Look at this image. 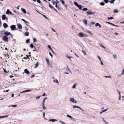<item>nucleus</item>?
Instances as JSON below:
<instances>
[{"label":"nucleus","instance_id":"f257e3e1","mask_svg":"<svg viewBox=\"0 0 124 124\" xmlns=\"http://www.w3.org/2000/svg\"><path fill=\"white\" fill-rule=\"evenodd\" d=\"M2 20H6V21L8 20V18L6 17L5 15H3L2 16Z\"/></svg>","mask_w":124,"mask_h":124},{"label":"nucleus","instance_id":"f03ea898","mask_svg":"<svg viewBox=\"0 0 124 124\" xmlns=\"http://www.w3.org/2000/svg\"><path fill=\"white\" fill-rule=\"evenodd\" d=\"M2 39L3 40L8 42V37L6 36H4L3 37Z\"/></svg>","mask_w":124,"mask_h":124},{"label":"nucleus","instance_id":"7ed1b4c3","mask_svg":"<svg viewBox=\"0 0 124 124\" xmlns=\"http://www.w3.org/2000/svg\"><path fill=\"white\" fill-rule=\"evenodd\" d=\"M73 108H79L80 109L82 110L83 112L84 111V110L83 109L81 108L80 107L78 106H77L76 105L73 106Z\"/></svg>","mask_w":124,"mask_h":124},{"label":"nucleus","instance_id":"20e7f679","mask_svg":"<svg viewBox=\"0 0 124 124\" xmlns=\"http://www.w3.org/2000/svg\"><path fill=\"white\" fill-rule=\"evenodd\" d=\"M16 28V26L15 25H12L10 26V28L11 30H15Z\"/></svg>","mask_w":124,"mask_h":124},{"label":"nucleus","instance_id":"39448f33","mask_svg":"<svg viewBox=\"0 0 124 124\" xmlns=\"http://www.w3.org/2000/svg\"><path fill=\"white\" fill-rule=\"evenodd\" d=\"M78 36L80 37H83L85 36L84 33L83 32H80L78 34Z\"/></svg>","mask_w":124,"mask_h":124},{"label":"nucleus","instance_id":"423d86ee","mask_svg":"<svg viewBox=\"0 0 124 124\" xmlns=\"http://www.w3.org/2000/svg\"><path fill=\"white\" fill-rule=\"evenodd\" d=\"M3 25L5 29L7 28L8 27V25L5 23H4L3 24Z\"/></svg>","mask_w":124,"mask_h":124},{"label":"nucleus","instance_id":"0eeeda50","mask_svg":"<svg viewBox=\"0 0 124 124\" xmlns=\"http://www.w3.org/2000/svg\"><path fill=\"white\" fill-rule=\"evenodd\" d=\"M4 34L5 35V36H8L10 34V33L9 32H8L7 31H6L4 33Z\"/></svg>","mask_w":124,"mask_h":124},{"label":"nucleus","instance_id":"6e6552de","mask_svg":"<svg viewBox=\"0 0 124 124\" xmlns=\"http://www.w3.org/2000/svg\"><path fill=\"white\" fill-rule=\"evenodd\" d=\"M83 22L87 26V20L85 19H84L83 20Z\"/></svg>","mask_w":124,"mask_h":124},{"label":"nucleus","instance_id":"1a4fd4ad","mask_svg":"<svg viewBox=\"0 0 124 124\" xmlns=\"http://www.w3.org/2000/svg\"><path fill=\"white\" fill-rule=\"evenodd\" d=\"M24 72L27 75L29 73V71L27 69L24 70Z\"/></svg>","mask_w":124,"mask_h":124},{"label":"nucleus","instance_id":"9d476101","mask_svg":"<svg viewBox=\"0 0 124 124\" xmlns=\"http://www.w3.org/2000/svg\"><path fill=\"white\" fill-rule=\"evenodd\" d=\"M17 28L19 29H21L22 28V26L21 25L19 24H17Z\"/></svg>","mask_w":124,"mask_h":124},{"label":"nucleus","instance_id":"9b49d317","mask_svg":"<svg viewBox=\"0 0 124 124\" xmlns=\"http://www.w3.org/2000/svg\"><path fill=\"white\" fill-rule=\"evenodd\" d=\"M70 101L74 103L75 100L74 98H70Z\"/></svg>","mask_w":124,"mask_h":124},{"label":"nucleus","instance_id":"f8f14e48","mask_svg":"<svg viewBox=\"0 0 124 124\" xmlns=\"http://www.w3.org/2000/svg\"><path fill=\"white\" fill-rule=\"evenodd\" d=\"M94 13V12H92L89 11L87 12V14L88 15H92Z\"/></svg>","mask_w":124,"mask_h":124},{"label":"nucleus","instance_id":"ddd939ff","mask_svg":"<svg viewBox=\"0 0 124 124\" xmlns=\"http://www.w3.org/2000/svg\"><path fill=\"white\" fill-rule=\"evenodd\" d=\"M6 13L7 14H12V12L11 11H10L9 9H8L6 12Z\"/></svg>","mask_w":124,"mask_h":124},{"label":"nucleus","instance_id":"4468645a","mask_svg":"<svg viewBox=\"0 0 124 124\" xmlns=\"http://www.w3.org/2000/svg\"><path fill=\"white\" fill-rule=\"evenodd\" d=\"M26 57H24L23 58L24 59H28L29 57L30 56H31V55H29L28 56H27V55H26Z\"/></svg>","mask_w":124,"mask_h":124},{"label":"nucleus","instance_id":"2eb2a0df","mask_svg":"<svg viewBox=\"0 0 124 124\" xmlns=\"http://www.w3.org/2000/svg\"><path fill=\"white\" fill-rule=\"evenodd\" d=\"M49 121H51L52 122H54L55 121H57V120H56L55 119H49Z\"/></svg>","mask_w":124,"mask_h":124},{"label":"nucleus","instance_id":"dca6fc26","mask_svg":"<svg viewBox=\"0 0 124 124\" xmlns=\"http://www.w3.org/2000/svg\"><path fill=\"white\" fill-rule=\"evenodd\" d=\"M21 10H22L23 12L24 13H26V11L25 10V9L22 8Z\"/></svg>","mask_w":124,"mask_h":124},{"label":"nucleus","instance_id":"f3484780","mask_svg":"<svg viewBox=\"0 0 124 124\" xmlns=\"http://www.w3.org/2000/svg\"><path fill=\"white\" fill-rule=\"evenodd\" d=\"M110 0L109 2L111 4H113L114 3V2L116 0Z\"/></svg>","mask_w":124,"mask_h":124},{"label":"nucleus","instance_id":"a211bd4d","mask_svg":"<svg viewBox=\"0 0 124 124\" xmlns=\"http://www.w3.org/2000/svg\"><path fill=\"white\" fill-rule=\"evenodd\" d=\"M77 7L79 9H82V6L81 5H79Z\"/></svg>","mask_w":124,"mask_h":124},{"label":"nucleus","instance_id":"6ab92c4d","mask_svg":"<svg viewBox=\"0 0 124 124\" xmlns=\"http://www.w3.org/2000/svg\"><path fill=\"white\" fill-rule=\"evenodd\" d=\"M104 77H106V78H111V76H104Z\"/></svg>","mask_w":124,"mask_h":124},{"label":"nucleus","instance_id":"aec40b11","mask_svg":"<svg viewBox=\"0 0 124 124\" xmlns=\"http://www.w3.org/2000/svg\"><path fill=\"white\" fill-rule=\"evenodd\" d=\"M29 34V33L28 32H26L25 33V35L26 36H28Z\"/></svg>","mask_w":124,"mask_h":124},{"label":"nucleus","instance_id":"412c9836","mask_svg":"<svg viewBox=\"0 0 124 124\" xmlns=\"http://www.w3.org/2000/svg\"><path fill=\"white\" fill-rule=\"evenodd\" d=\"M38 66V62H37L36 63V64L35 65V66L34 67L35 68H37Z\"/></svg>","mask_w":124,"mask_h":124},{"label":"nucleus","instance_id":"4be33fe9","mask_svg":"<svg viewBox=\"0 0 124 124\" xmlns=\"http://www.w3.org/2000/svg\"><path fill=\"white\" fill-rule=\"evenodd\" d=\"M49 7L51 8L52 9H53V8H54L53 7V6L51 5L49 3Z\"/></svg>","mask_w":124,"mask_h":124},{"label":"nucleus","instance_id":"5701e85b","mask_svg":"<svg viewBox=\"0 0 124 124\" xmlns=\"http://www.w3.org/2000/svg\"><path fill=\"white\" fill-rule=\"evenodd\" d=\"M53 82L54 83H56L57 84H58L59 83L57 79H56V80H53Z\"/></svg>","mask_w":124,"mask_h":124},{"label":"nucleus","instance_id":"b1692460","mask_svg":"<svg viewBox=\"0 0 124 124\" xmlns=\"http://www.w3.org/2000/svg\"><path fill=\"white\" fill-rule=\"evenodd\" d=\"M124 68L123 69V70L122 71V73L120 74V76L122 75H124Z\"/></svg>","mask_w":124,"mask_h":124},{"label":"nucleus","instance_id":"393cba45","mask_svg":"<svg viewBox=\"0 0 124 124\" xmlns=\"http://www.w3.org/2000/svg\"><path fill=\"white\" fill-rule=\"evenodd\" d=\"M43 117L44 118V119H45L46 120H47V119L46 118H45V113L44 112H43Z\"/></svg>","mask_w":124,"mask_h":124},{"label":"nucleus","instance_id":"a878e982","mask_svg":"<svg viewBox=\"0 0 124 124\" xmlns=\"http://www.w3.org/2000/svg\"><path fill=\"white\" fill-rule=\"evenodd\" d=\"M22 20L23 22H25L27 23H29L28 22L26 21L25 20L23 19H22Z\"/></svg>","mask_w":124,"mask_h":124},{"label":"nucleus","instance_id":"bb28decb","mask_svg":"<svg viewBox=\"0 0 124 124\" xmlns=\"http://www.w3.org/2000/svg\"><path fill=\"white\" fill-rule=\"evenodd\" d=\"M74 4L77 7L79 5L76 2H74Z\"/></svg>","mask_w":124,"mask_h":124},{"label":"nucleus","instance_id":"cd10ccee","mask_svg":"<svg viewBox=\"0 0 124 124\" xmlns=\"http://www.w3.org/2000/svg\"><path fill=\"white\" fill-rule=\"evenodd\" d=\"M116 90L117 91V93L119 94V95H121V92L119 90H118V89H117Z\"/></svg>","mask_w":124,"mask_h":124},{"label":"nucleus","instance_id":"c85d7f7f","mask_svg":"<svg viewBox=\"0 0 124 124\" xmlns=\"http://www.w3.org/2000/svg\"><path fill=\"white\" fill-rule=\"evenodd\" d=\"M17 106V105H12L11 106H8V107H16Z\"/></svg>","mask_w":124,"mask_h":124},{"label":"nucleus","instance_id":"c756f323","mask_svg":"<svg viewBox=\"0 0 124 124\" xmlns=\"http://www.w3.org/2000/svg\"><path fill=\"white\" fill-rule=\"evenodd\" d=\"M66 70L67 71L70 72V70L68 68V67L67 66Z\"/></svg>","mask_w":124,"mask_h":124},{"label":"nucleus","instance_id":"7c9ffc66","mask_svg":"<svg viewBox=\"0 0 124 124\" xmlns=\"http://www.w3.org/2000/svg\"><path fill=\"white\" fill-rule=\"evenodd\" d=\"M60 1H61L62 3L64 5V2L63 0H59Z\"/></svg>","mask_w":124,"mask_h":124},{"label":"nucleus","instance_id":"2f4dec72","mask_svg":"<svg viewBox=\"0 0 124 124\" xmlns=\"http://www.w3.org/2000/svg\"><path fill=\"white\" fill-rule=\"evenodd\" d=\"M100 5L101 6H104L105 5V3L104 2H101L100 3Z\"/></svg>","mask_w":124,"mask_h":124},{"label":"nucleus","instance_id":"473e14b6","mask_svg":"<svg viewBox=\"0 0 124 124\" xmlns=\"http://www.w3.org/2000/svg\"><path fill=\"white\" fill-rule=\"evenodd\" d=\"M46 62H47V64H48L49 63V60L47 59V58H46Z\"/></svg>","mask_w":124,"mask_h":124},{"label":"nucleus","instance_id":"72a5a7b5","mask_svg":"<svg viewBox=\"0 0 124 124\" xmlns=\"http://www.w3.org/2000/svg\"><path fill=\"white\" fill-rule=\"evenodd\" d=\"M114 19V18L113 17H108V20H112Z\"/></svg>","mask_w":124,"mask_h":124},{"label":"nucleus","instance_id":"f704fd0d","mask_svg":"<svg viewBox=\"0 0 124 124\" xmlns=\"http://www.w3.org/2000/svg\"><path fill=\"white\" fill-rule=\"evenodd\" d=\"M30 47L31 48H33L34 47V46L32 44H30Z\"/></svg>","mask_w":124,"mask_h":124},{"label":"nucleus","instance_id":"c9c22d12","mask_svg":"<svg viewBox=\"0 0 124 124\" xmlns=\"http://www.w3.org/2000/svg\"><path fill=\"white\" fill-rule=\"evenodd\" d=\"M82 10L83 11H86L88 9L87 8H83Z\"/></svg>","mask_w":124,"mask_h":124},{"label":"nucleus","instance_id":"e433bc0d","mask_svg":"<svg viewBox=\"0 0 124 124\" xmlns=\"http://www.w3.org/2000/svg\"><path fill=\"white\" fill-rule=\"evenodd\" d=\"M67 116L70 118L71 119H72V117L71 116H70L69 115H67Z\"/></svg>","mask_w":124,"mask_h":124},{"label":"nucleus","instance_id":"4c0bfd02","mask_svg":"<svg viewBox=\"0 0 124 124\" xmlns=\"http://www.w3.org/2000/svg\"><path fill=\"white\" fill-rule=\"evenodd\" d=\"M114 10L115 13H117L118 12V11L117 9H114Z\"/></svg>","mask_w":124,"mask_h":124},{"label":"nucleus","instance_id":"58836bf2","mask_svg":"<svg viewBox=\"0 0 124 124\" xmlns=\"http://www.w3.org/2000/svg\"><path fill=\"white\" fill-rule=\"evenodd\" d=\"M102 118L103 119V121L105 123V124H108V122L106 121L103 118Z\"/></svg>","mask_w":124,"mask_h":124},{"label":"nucleus","instance_id":"ea45409f","mask_svg":"<svg viewBox=\"0 0 124 124\" xmlns=\"http://www.w3.org/2000/svg\"><path fill=\"white\" fill-rule=\"evenodd\" d=\"M47 47L50 50H52V48L50 46V45H48L47 46Z\"/></svg>","mask_w":124,"mask_h":124},{"label":"nucleus","instance_id":"a19ab883","mask_svg":"<svg viewBox=\"0 0 124 124\" xmlns=\"http://www.w3.org/2000/svg\"><path fill=\"white\" fill-rule=\"evenodd\" d=\"M99 25H100V24L98 23H96L95 24V26H99Z\"/></svg>","mask_w":124,"mask_h":124},{"label":"nucleus","instance_id":"79ce46f5","mask_svg":"<svg viewBox=\"0 0 124 124\" xmlns=\"http://www.w3.org/2000/svg\"><path fill=\"white\" fill-rule=\"evenodd\" d=\"M30 39H28L26 41V43H29L30 42Z\"/></svg>","mask_w":124,"mask_h":124},{"label":"nucleus","instance_id":"37998d69","mask_svg":"<svg viewBox=\"0 0 124 124\" xmlns=\"http://www.w3.org/2000/svg\"><path fill=\"white\" fill-rule=\"evenodd\" d=\"M82 52L84 53V55H85L86 54V53L85 51L84 50H82Z\"/></svg>","mask_w":124,"mask_h":124},{"label":"nucleus","instance_id":"c03bdc74","mask_svg":"<svg viewBox=\"0 0 124 124\" xmlns=\"http://www.w3.org/2000/svg\"><path fill=\"white\" fill-rule=\"evenodd\" d=\"M24 28L25 29V30L26 31H27L28 30V28L26 27H24Z\"/></svg>","mask_w":124,"mask_h":124},{"label":"nucleus","instance_id":"a18cd8bd","mask_svg":"<svg viewBox=\"0 0 124 124\" xmlns=\"http://www.w3.org/2000/svg\"><path fill=\"white\" fill-rule=\"evenodd\" d=\"M42 15L46 19H48V18H47L45 16L43 15V14H42Z\"/></svg>","mask_w":124,"mask_h":124},{"label":"nucleus","instance_id":"49530a36","mask_svg":"<svg viewBox=\"0 0 124 124\" xmlns=\"http://www.w3.org/2000/svg\"><path fill=\"white\" fill-rule=\"evenodd\" d=\"M87 32L88 33L90 34L91 35H93V34L90 31H87Z\"/></svg>","mask_w":124,"mask_h":124},{"label":"nucleus","instance_id":"de8ad7c7","mask_svg":"<svg viewBox=\"0 0 124 124\" xmlns=\"http://www.w3.org/2000/svg\"><path fill=\"white\" fill-rule=\"evenodd\" d=\"M47 99V97H45L43 100V102H45V101Z\"/></svg>","mask_w":124,"mask_h":124},{"label":"nucleus","instance_id":"09e8293b","mask_svg":"<svg viewBox=\"0 0 124 124\" xmlns=\"http://www.w3.org/2000/svg\"><path fill=\"white\" fill-rule=\"evenodd\" d=\"M32 91V90H26L25 91V92H29L30 91Z\"/></svg>","mask_w":124,"mask_h":124},{"label":"nucleus","instance_id":"8fccbe9b","mask_svg":"<svg viewBox=\"0 0 124 124\" xmlns=\"http://www.w3.org/2000/svg\"><path fill=\"white\" fill-rule=\"evenodd\" d=\"M104 1L106 3H107L109 2V0H104Z\"/></svg>","mask_w":124,"mask_h":124},{"label":"nucleus","instance_id":"3c124183","mask_svg":"<svg viewBox=\"0 0 124 124\" xmlns=\"http://www.w3.org/2000/svg\"><path fill=\"white\" fill-rule=\"evenodd\" d=\"M59 122H60V123H61L62 124H65V123L64 122H63L62 121H59Z\"/></svg>","mask_w":124,"mask_h":124},{"label":"nucleus","instance_id":"603ef678","mask_svg":"<svg viewBox=\"0 0 124 124\" xmlns=\"http://www.w3.org/2000/svg\"><path fill=\"white\" fill-rule=\"evenodd\" d=\"M33 42H36L37 41V40L35 38H33Z\"/></svg>","mask_w":124,"mask_h":124},{"label":"nucleus","instance_id":"864d4df0","mask_svg":"<svg viewBox=\"0 0 124 124\" xmlns=\"http://www.w3.org/2000/svg\"><path fill=\"white\" fill-rule=\"evenodd\" d=\"M49 55H50L51 57V58H52L53 57V55H52V54L50 52H49Z\"/></svg>","mask_w":124,"mask_h":124},{"label":"nucleus","instance_id":"5fc2aeb1","mask_svg":"<svg viewBox=\"0 0 124 124\" xmlns=\"http://www.w3.org/2000/svg\"><path fill=\"white\" fill-rule=\"evenodd\" d=\"M76 84H74L73 87V88H72L74 89V88H75V87H76Z\"/></svg>","mask_w":124,"mask_h":124},{"label":"nucleus","instance_id":"6e6d98bb","mask_svg":"<svg viewBox=\"0 0 124 124\" xmlns=\"http://www.w3.org/2000/svg\"><path fill=\"white\" fill-rule=\"evenodd\" d=\"M106 23H107L109 24H111V25H112V24H113V23H110V22H106Z\"/></svg>","mask_w":124,"mask_h":124},{"label":"nucleus","instance_id":"4d7b16f0","mask_svg":"<svg viewBox=\"0 0 124 124\" xmlns=\"http://www.w3.org/2000/svg\"><path fill=\"white\" fill-rule=\"evenodd\" d=\"M40 97V96H37V97H36V99H39V98Z\"/></svg>","mask_w":124,"mask_h":124},{"label":"nucleus","instance_id":"13d9d810","mask_svg":"<svg viewBox=\"0 0 124 124\" xmlns=\"http://www.w3.org/2000/svg\"><path fill=\"white\" fill-rule=\"evenodd\" d=\"M98 57L100 61H101V58L99 56H98Z\"/></svg>","mask_w":124,"mask_h":124},{"label":"nucleus","instance_id":"bf43d9fd","mask_svg":"<svg viewBox=\"0 0 124 124\" xmlns=\"http://www.w3.org/2000/svg\"><path fill=\"white\" fill-rule=\"evenodd\" d=\"M112 25H113L114 26L117 27H119V26L117 25H115L113 24H113Z\"/></svg>","mask_w":124,"mask_h":124},{"label":"nucleus","instance_id":"052dcab7","mask_svg":"<svg viewBox=\"0 0 124 124\" xmlns=\"http://www.w3.org/2000/svg\"><path fill=\"white\" fill-rule=\"evenodd\" d=\"M95 24V23L94 22H92L91 23V24Z\"/></svg>","mask_w":124,"mask_h":124},{"label":"nucleus","instance_id":"680f3d73","mask_svg":"<svg viewBox=\"0 0 124 124\" xmlns=\"http://www.w3.org/2000/svg\"><path fill=\"white\" fill-rule=\"evenodd\" d=\"M66 57L67 58H68V59H70V57L68 55H66Z\"/></svg>","mask_w":124,"mask_h":124},{"label":"nucleus","instance_id":"e2e57ef3","mask_svg":"<svg viewBox=\"0 0 124 124\" xmlns=\"http://www.w3.org/2000/svg\"><path fill=\"white\" fill-rule=\"evenodd\" d=\"M43 108L44 110H45L46 109V108L44 106H43L42 107Z\"/></svg>","mask_w":124,"mask_h":124},{"label":"nucleus","instance_id":"0e129e2a","mask_svg":"<svg viewBox=\"0 0 124 124\" xmlns=\"http://www.w3.org/2000/svg\"><path fill=\"white\" fill-rule=\"evenodd\" d=\"M100 45L104 49L105 48V47L102 44H100Z\"/></svg>","mask_w":124,"mask_h":124},{"label":"nucleus","instance_id":"69168bd1","mask_svg":"<svg viewBox=\"0 0 124 124\" xmlns=\"http://www.w3.org/2000/svg\"><path fill=\"white\" fill-rule=\"evenodd\" d=\"M37 2L39 3H40L41 2V1L39 0H37Z\"/></svg>","mask_w":124,"mask_h":124},{"label":"nucleus","instance_id":"338daca9","mask_svg":"<svg viewBox=\"0 0 124 124\" xmlns=\"http://www.w3.org/2000/svg\"><path fill=\"white\" fill-rule=\"evenodd\" d=\"M45 102H43V103H42V106H45Z\"/></svg>","mask_w":124,"mask_h":124},{"label":"nucleus","instance_id":"774afa93","mask_svg":"<svg viewBox=\"0 0 124 124\" xmlns=\"http://www.w3.org/2000/svg\"><path fill=\"white\" fill-rule=\"evenodd\" d=\"M108 109V108H107L106 109L103 110V112H104L106 111Z\"/></svg>","mask_w":124,"mask_h":124}]
</instances>
